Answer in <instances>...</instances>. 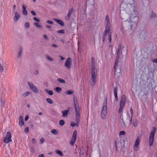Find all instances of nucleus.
I'll use <instances>...</instances> for the list:
<instances>
[{"instance_id":"9b49d317","label":"nucleus","mask_w":157,"mask_h":157,"mask_svg":"<svg viewBox=\"0 0 157 157\" xmlns=\"http://www.w3.org/2000/svg\"><path fill=\"white\" fill-rule=\"evenodd\" d=\"M126 101V98L125 95H122L120 101V108L118 111L119 113H120L122 112L124 106Z\"/></svg>"},{"instance_id":"2f4dec72","label":"nucleus","mask_w":157,"mask_h":157,"mask_svg":"<svg viewBox=\"0 0 157 157\" xmlns=\"http://www.w3.org/2000/svg\"><path fill=\"white\" fill-rule=\"evenodd\" d=\"M51 132L55 135H57L58 133L57 131L55 129H53L51 131Z\"/></svg>"},{"instance_id":"7c9ffc66","label":"nucleus","mask_w":157,"mask_h":157,"mask_svg":"<svg viewBox=\"0 0 157 157\" xmlns=\"http://www.w3.org/2000/svg\"><path fill=\"white\" fill-rule=\"evenodd\" d=\"M73 92L71 90H68L66 91L65 93L66 94L71 95L73 93Z\"/></svg>"},{"instance_id":"4468645a","label":"nucleus","mask_w":157,"mask_h":157,"mask_svg":"<svg viewBox=\"0 0 157 157\" xmlns=\"http://www.w3.org/2000/svg\"><path fill=\"white\" fill-rule=\"evenodd\" d=\"M112 32H110V31H109L107 33L105 34V35H104V32L103 34V36H102V41L103 42H104L106 38L107 35V38L108 40H109V43H111L112 40Z\"/></svg>"},{"instance_id":"338daca9","label":"nucleus","mask_w":157,"mask_h":157,"mask_svg":"<svg viewBox=\"0 0 157 157\" xmlns=\"http://www.w3.org/2000/svg\"><path fill=\"white\" fill-rule=\"evenodd\" d=\"M42 114H43V113H42V112H40V113H39V115H42Z\"/></svg>"},{"instance_id":"6ab92c4d","label":"nucleus","mask_w":157,"mask_h":157,"mask_svg":"<svg viewBox=\"0 0 157 157\" xmlns=\"http://www.w3.org/2000/svg\"><path fill=\"white\" fill-rule=\"evenodd\" d=\"M15 16L14 17L13 19L14 21H17L18 19L20 18V16L19 13L17 11H15Z\"/></svg>"},{"instance_id":"b1692460","label":"nucleus","mask_w":157,"mask_h":157,"mask_svg":"<svg viewBox=\"0 0 157 157\" xmlns=\"http://www.w3.org/2000/svg\"><path fill=\"white\" fill-rule=\"evenodd\" d=\"M22 49L21 48H20L19 49V51L18 52V53L17 54V57L18 58H20L22 55Z\"/></svg>"},{"instance_id":"bb28decb","label":"nucleus","mask_w":157,"mask_h":157,"mask_svg":"<svg viewBox=\"0 0 157 157\" xmlns=\"http://www.w3.org/2000/svg\"><path fill=\"white\" fill-rule=\"evenodd\" d=\"M117 87H115L114 88V95L115 96V98H117V97H118L117 95Z\"/></svg>"},{"instance_id":"0e129e2a","label":"nucleus","mask_w":157,"mask_h":157,"mask_svg":"<svg viewBox=\"0 0 157 157\" xmlns=\"http://www.w3.org/2000/svg\"><path fill=\"white\" fill-rule=\"evenodd\" d=\"M39 157H44V155L43 154H42L39 155Z\"/></svg>"},{"instance_id":"a878e982","label":"nucleus","mask_w":157,"mask_h":157,"mask_svg":"<svg viewBox=\"0 0 157 157\" xmlns=\"http://www.w3.org/2000/svg\"><path fill=\"white\" fill-rule=\"evenodd\" d=\"M45 92L49 95H52L53 94V91L52 90H49L48 89L45 90Z\"/></svg>"},{"instance_id":"f3484780","label":"nucleus","mask_w":157,"mask_h":157,"mask_svg":"<svg viewBox=\"0 0 157 157\" xmlns=\"http://www.w3.org/2000/svg\"><path fill=\"white\" fill-rule=\"evenodd\" d=\"M77 131L76 130H74L72 138L70 142V144L72 146L74 145L75 142L77 138Z\"/></svg>"},{"instance_id":"cd10ccee","label":"nucleus","mask_w":157,"mask_h":157,"mask_svg":"<svg viewBox=\"0 0 157 157\" xmlns=\"http://www.w3.org/2000/svg\"><path fill=\"white\" fill-rule=\"evenodd\" d=\"M56 152L60 156H63V154L62 152L60 151L57 150H56Z\"/></svg>"},{"instance_id":"ddd939ff","label":"nucleus","mask_w":157,"mask_h":157,"mask_svg":"<svg viewBox=\"0 0 157 157\" xmlns=\"http://www.w3.org/2000/svg\"><path fill=\"white\" fill-rule=\"evenodd\" d=\"M140 139L138 137L135 140L133 146L134 150L136 151H138L139 148V144L140 142Z\"/></svg>"},{"instance_id":"72a5a7b5","label":"nucleus","mask_w":157,"mask_h":157,"mask_svg":"<svg viewBox=\"0 0 157 157\" xmlns=\"http://www.w3.org/2000/svg\"><path fill=\"white\" fill-rule=\"evenodd\" d=\"M47 101L49 104H52L53 103L52 100L49 98H47L46 99Z\"/></svg>"},{"instance_id":"f8f14e48","label":"nucleus","mask_w":157,"mask_h":157,"mask_svg":"<svg viewBox=\"0 0 157 157\" xmlns=\"http://www.w3.org/2000/svg\"><path fill=\"white\" fill-rule=\"evenodd\" d=\"M115 147L117 150L119 148H122L124 145V141L121 139H118L115 141Z\"/></svg>"},{"instance_id":"e2e57ef3","label":"nucleus","mask_w":157,"mask_h":157,"mask_svg":"<svg viewBox=\"0 0 157 157\" xmlns=\"http://www.w3.org/2000/svg\"><path fill=\"white\" fill-rule=\"evenodd\" d=\"M60 58L62 60H63L65 59L62 56H60Z\"/></svg>"},{"instance_id":"79ce46f5","label":"nucleus","mask_w":157,"mask_h":157,"mask_svg":"<svg viewBox=\"0 0 157 157\" xmlns=\"http://www.w3.org/2000/svg\"><path fill=\"white\" fill-rule=\"evenodd\" d=\"M43 37L46 40H48V37L47 35L46 34H44L43 35Z\"/></svg>"},{"instance_id":"5701e85b","label":"nucleus","mask_w":157,"mask_h":157,"mask_svg":"<svg viewBox=\"0 0 157 157\" xmlns=\"http://www.w3.org/2000/svg\"><path fill=\"white\" fill-rule=\"evenodd\" d=\"M68 110L62 111V112L63 113V117H67L68 115Z\"/></svg>"},{"instance_id":"6e6552de","label":"nucleus","mask_w":157,"mask_h":157,"mask_svg":"<svg viewBox=\"0 0 157 157\" xmlns=\"http://www.w3.org/2000/svg\"><path fill=\"white\" fill-rule=\"evenodd\" d=\"M156 131V128L153 127L151 130L149 138V143L150 146H151L153 144L154 141V136Z\"/></svg>"},{"instance_id":"3c124183","label":"nucleus","mask_w":157,"mask_h":157,"mask_svg":"<svg viewBox=\"0 0 157 157\" xmlns=\"http://www.w3.org/2000/svg\"><path fill=\"white\" fill-rule=\"evenodd\" d=\"M130 112L131 113V118H132V115H133V110L132 109H130Z\"/></svg>"},{"instance_id":"c9c22d12","label":"nucleus","mask_w":157,"mask_h":157,"mask_svg":"<svg viewBox=\"0 0 157 157\" xmlns=\"http://www.w3.org/2000/svg\"><path fill=\"white\" fill-rule=\"evenodd\" d=\"M57 80L59 82L62 83H64L65 82V81L61 78H58L57 79Z\"/></svg>"},{"instance_id":"f03ea898","label":"nucleus","mask_w":157,"mask_h":157,"mask_svg":"<svg viewBox=\"0 0 157 157\" xmlns=\"http://www.w3.org/2000/svg\"><path fill=\"white\" fill-rule=\"evenodd\" d=\"M134 0H125L124 3L127 6L126 11L129 14H136L137 8L134 4Z\"/></svg>"},{"instance_id":"37998d69","label":"nucleus","mask_w":157,"mask_h":157,"mask_svg":"<svg viewBox=\"0 0 157 157\" xmlns=\"http://www.w3.org/2000/svg\"><path fill=\"white\" fill-rule=\"evenodd\" d=\"M57 32L60 33H64V30H61L57 31Z\"/></svg>"},{"instance_id":"1a4fd4ad","label":"nucleus","mask_w":157,"mask_h":157,"mask_svg":"<svg viewBox=\"0 0 157 157\" xmlns=\"http://www.w3.org/2000/svg\"><path fill=\"white\" fill-rule=\"evenodd\" d=\"M123 50V51H121V49H119L117 52V53L118 54V56L117 57L116 60L115 61L114 65V68L115 69H116V67L117 66V64L118 62V59L119 58V54L121 52V55L123 54V53H124L125 54H126L127 53V49L126 47H123V48L122 51Z\"/></svg>"},{"instance_id":"13d9d810","label":"nucleus","mask_w":157,"mask_h":157,"mask_svg":"<svg viewBox=\"0 0 157 157\" xmlns=\"http://www.w3.org/2000/svg\"><path fill=\"white\" fill-rule=\"evenodd\" d=\"M153 62L155 63H157V58L155 59H154L153 60Z\"/></svg>"},{"instance_id":"c85d7f7f","label":"nucleus","mask_w":157,"mask_h":157,"mask_svg":"<svg viewBox=\"0 0 157 157\" xmlns=\"http://www.w3.org/2000/svg\"><path fill=\"white\" fill-rule=\"evenodd\" d=\"M138 124V121L136 120H134L133 121V125L134 127L137 126Z\"/></svg>"},{"instance_id":"774afa93","label":"nucleus","mask_w":157,"mask_h":157,"mask_svg":"<svg viewBox=\"0 0 157 157\" xmlns=\"http://www.w3.org/2000/svg\"><path fill=\"white\" fill-rule=\"evenodd\" d=\"M61 41L62 42H63V43H64V40H61Z\"/></svg>"},{"instance_id":"ea45409f","label":"nucleus","mask_w":157,"mask_h":157,"mask_svg":"<svg viewBox=\"0 0 157 157\" xmlns=\"http://www.w3.org/2000/svg\"><path fill=\"white\" fill-rule=\"evenodd\" d=\"M46 57L48 60L50 61H52L53 60V59L48 56H46Z\"/></svg>"},{"instance_id":"39448f33","label":"nucleus","mask_w":157,"mask_h":157,"mask_svg":"<svg viewBox=\"0 0 157 157\" xmlns=\"http://www.w3.org/2000/svg\"><path fill=\"white\" fill-rule=\"evenodd\" d=\"M107 99L105 98V102L103 104L102 110L101 113V117L102 119H105L106 118L107 115Z\"/></svg>"},{"instance_id":"8fccbe9b","label":"nucleus","mask_w":157,"mask_h":157,"mask_svg":"<svg viewBox=\"0 0 157 157\" xmlns=\"http://www.w3.org/2000/svg\"><path fill=\"white\" fill-rule=\"evenodd\" d=\"M16 8V6L15 5H14L13 6V12L14 13L15 12V11H17L16 10H15Z\"/></svg>"},{"instance_id":"a18cd8bd","label":"nucleus","mask_w":157,"mask_h":157,"mask_svg":"<svg viewBox=\"0 0 157 157\" xmlns=\"http://www.w3.org/2000/svg\"><path fill=\"white\" fill-rule=\"evenodd\" d=\"M29 131V128L27 127L26 128L25 130V133H28Z\"/></svg>"},{"instance_id":"09e8293b","label":"nucleus","mask_w":157,"mask_h":157,"mask_svg":"<svg viewBox=\"0 0 157 157\" xmlns=\"http://www.w3.org/2000/svg\"><path fill=\"white\" fill-rule=\"evenodd\" d=\"M47 22L50 24L52 25L53 24V22L51 21L48 20L47 21Z\"/></svg>"},{"instance_id":"052dcab7","label":"nucleus","mask_w":157,"mask_h":157,"mask_svg":"<svg viewBox=\"0 0 157 157\" xmlns=\"http://www.w3.org/2000/svg\"><path fill=\"white\" fill-rule=\"evenodd\" d=\"M46 28H47L48 29H49V28H51V26L49 25H46Z\"/></svg>"},{"instance_id":"58836bf2","label":"nucleus","mask_w":157,"mask_h":157,"mask_svg":"<svg viewBox=\"0 0 157 157\" xmlns=\"http://www.w3.org/2000/svg\"><path fill=\"white\" fill-rule=\"evenodd\" d=\"M4 69L2 65L1 64H0V71L2 72L4 71Z\"/></svg>"},{"instance_id":"aec40b11","label":"nucleus","mask_w":157,"mask_h":157,"mask_svg":"<svg viewBox=\"0 0 157 157\" xmlns=\"http://www.w3.org/2000/svg\"><path fill=\"white\" fill-rule=\"evenodd\" d=\"M19 124L21 126H23L24 125L23 118L22 116H20V117Z\"/></svg>"},{"instance_id":"473e14b6","label":"nucleus","mask_w":157,"mask_h":157,"mask_svg":"<svg viewBox=\"0 0 157 157\" xmlns=\"http://www.w3.org/2000/svg\"><path fill=\"white\" fill-rule=\"evenodd\" d=\"M56 91L58 93H59L61 91L62 89L61 88L59 87H56L55 88Z\"/></svg>"},{"instance_id":"0eeeda50","label":"nucleus","mask_w":157,"mask_h":157,"mask_svg":"<svg viewBox=\"0 0 157 157\" xmlns=\"http://www.w3.org/2000/svg\"><path fill=\"white\" fill-rule=\"evenodd\" d=\"M111 24L109 22V19L108 15H107L105 17V29L104 31V35H105L107 33L110 31Z\"/></svg>"},{"instance_id":"9d476101","label":"nucleus","mask_w":157,"mask_h":157,"mask_svg":"<svg viewBox=\"0 0 157 157\" xmlns=\"http://www.w3.org/2000/svg\"><path fill=\"white\" fill-rule=\"evenodd\" d=\"M126 101V98L125 95H122L120 101V108L118 111L119 113H120L122 112L124 106Z\"/></svg>"},{"instance_id":"de8ad7c7","label":"nucleus","mask_w":157,"mask_h":157,"mask_svg":"<svg viewBox=\"0 0 157 157\" xmlns=\"http://www.w3.org/2000/svg\"><path fill=\"white\" fill-rule=\"evenodd\" d=\"M33 19L35 21H36L37 22H39L40 21V20L38 18H37L36 17H34Z\"/></svg>"},{"instance_id":"49530a36","label":"nucleus","mask_w":157,"mask_h":157,"mask_svg":"<svg viewBox=\"0 0 157 157\" xmlns=\"http://www.w3.org/2000/svg\"><path fill=\"white\" fill-rule=\"evenodd\" d=\"M44 140L43 138H41L40 140V143L42 144L44 142Z\"/></svg>"},{"instance_id":"7ed1b4c3","label":"nucleus","mask_w":157,"mask_h":157,"mask_svg":"<svg viewBox=\"0 0 157 157\" xmlns=\"http://www.w3.org/2000/svg\"><path fill=\"white\" fill-rule=\"evenodd\" d=\"M74 107L76 112V123L73 122H71V126L72 127H74L75 125L77 126L78 125L80 121V109L79 107V105L78 103H74Z\"/></svg>"},{"instance_id":"4be33fe9","label":"nucleus","mask_w":157,"mask_h":157,"mask_svg":"<svg viewBox=\"0 0 157 157\" xmlns=\"http://www.w3.org/2000/svg\"><path fill=\"white\" fill-rule=\"evenodd\" d=\"M26 6L25 5H23L22 6V13L24 15H26L28 13L26 10Z\"/></svg>"},{"instance_id":"2eb2a0df","label":"nucleus","mask_w":157,"mask_h":157,"mask_svg":"<svg viewBox=\"0 0 157 157\" xmlns=\"http://www.w3.org/2000/svg\"><path fill=\"white\" fill-rule=\"evenodd\" d=\"M11 134L10 132H7L6 137L4 138L3 142L5 143H8L12 141L11 139Z\"/></svg>"},{"instance_id":"5fc2aeb1","label":"nucleus","mask_w":157,"mask_h":157,"mask_svg":"<svg viewBox=\"0 0 157 157\" xmlns=\"http://www.w3.org/2000/svg\"><path fill=\"white\" fill-rule=\"evenodd\" d=\"M38 71L37 70H36L34 72V73L35 75H37L38 74Z\"/></svg>"},{"instance_id":"a211bd4d","label":"nucleus","mask_w":157,"mask_h":157,"mask_svg":"<svg viewBox=\"0 0 157 157\" xmlns=\"http://www.w3.org/2000/svg\"><path fill=\"white\" fill-rule=\"evenodd\" d=\"M72 64V59L71 58H67L65 63V66L67 69H70L71 67Z\"/></svg>"},{"instance_id":"f257e3e1","label":"nucleus","mask_w":157,"mask_h":157,"mask_svg":"<svg viewBox=\"0 0 157 157\" xmlns=\"http://www.w3.org/2000/svg\"><path fill=\"white\" fill-rule=\"evenodd\" d=\"M91 78L90 83L92 86H94L95 84L98 71L95 68V60L93 57L91 59Z\"/></svg>"},{"instance_id":"6e6d98bb","label":"nucleus","mask_w":157,"mask_h":157,"mask_svg":"<svg viewBox=\"0 0 157 157\" xmlns=\"http://www.w3.org/2000/svg\"><path fill=\"white\" fill-rule=\"evenodd\" d=\"M32 141L33 144H34L35 143L36 141L33 138L32 139Z\"/></svg>"},{"instance_id":"a19ab883","label":"nucleus","mask_w":157,"mask_h":157,"mask_svg":"<svg viewBox=\"0 0 157 157\" xmlns=\"http://www.w3.org/2000/svg\"><path fill=\"white\" fill-rule=\"evenodd\" d=\"M125 134V132L124 131H121L119 133V135H124Z\"/></svg>"},{"instance_id":"bf43d9fd","label":"nucleus","mask_w":157,"mask_h":157,"mask_svg":"<svg viewBox=\"0 0 157 157\" xmlns=\"http://www.w3.org/2000/svg\"><path fill=\"white\" fill-rule=\"evenodd\" d=\"M29 119V117L27 116H26L25 118V121H27Z\"/></svg>"},{"instance_id":"e433bc0d","label":"nucleus","mask_w":157,"mask_h":157,"mask_svg":"<svg viewBox=\"0 0 157 157\" xmlns=\"http://www.w3.org/2000/svg\"><path fill=\"white\" fill-rule=\"evenodd\" d=\"M65 122L63 120H61L59 122V124L61 126H63Z\"/></svg>"},{"instance_id":"603ef678","label":"nucleus","mask_w":157,"mask_h":157,"mask_svg":"<svg viewBox=\"0 0 157 157\" xmlns=\"http://www.w3.org/2000/svg\"><path fill=\"white\" fill-rule=\"evenodd\" d=\"M30 151L31 152H32L33 153H34V150L33 148L31 147L30 149Z\"/></svg>"},{"instance_id":"c756f323","label":"nucleus","mask_w":157,"mask_h":157,"mask_svg":"<svg viewBox=\"0 0 157 157\" xmlns=\"http://www.w3.org/2000/svg\"><path fill=\"white\" fill-rule=\"evenodd\" d=\"M30 94L31 93L29 92H27L23 94L22 95L23 97H26L30 95Z\"/></svg>"},{"instance_id":"4d7b16f0","label":"nucleus","mask_w":157,"mask_h":157,"mask_svg":"<svg viewBox=\"0 0 157 157\" xmlns=\"http://www.w3.org/2000/svg\"><path fill=\"white\" fill-rule=\"evenodd\" d=\"M52 46L53 47H55V48H56L57 47V45L56 44H52Z\"/></svg>"},{"instance_id":"412c9836","label":"nucleus","mask_w":157,"mask_h":157,"mask_svg":"<svg viewBox=\"0 0 157 157\" xmlns=\"http://www.w3.org/2000/svg\"><path fill=\"white\" fill-rule=\"evenodd\" d=\"M53 20L56 22H57L61 26H63L64 25V24L62 20L59 19H58L57 18H54Z\"/></svg>"},{"instance_id":"69168bd1","label":"nucleus","mask_w":157,"mask_h":157,"mask_svg":"<svg viewBox=\"0 0 157 157\" xmlns=\"http://www.w3.org/2000/svg\"><path fill=\"white\" fill-rule=\"evenodd\" d=\"M115 99L116 101H117L118 100V97H117V98H115Z\"/></svg>"},{"instance_id":"dca6fc26","label":"nucleus","mask_w":157,"mask_h":157,"mask_svg":"<svg viewBox=\"0 0 157 157\" xmlns=\"http://www.w3.org/2000/svg\"><path fill=\"white\" fill-rule=\"evenodd\" d=\"M27 84L29 86L30 89H31L33 92L36 93H37L38 92V89L33 83L28 82L27 83Z\"/></svg>"},{"instance_id":"4c0bfd02","label":"nucleus","mask_w":157,"mask_h":157,"mask_svg":"<svg viewBox=\"0 0 157 157\" xmlns=\"http://www.w3.org/2000/svg\"><path fill=\"white\" fill-rule=\"evenodd\" d=\"M29 22H26L25 24V28H28L29 27Z\"/></svg>"},{"instance_id":"20e7f679","label":"nucleus","mask_w":157,"mask_h":157,"mask_svg":"<svg viewBox=\"0 0 157 157\" xmlns=\"http://www.w3.org/2000/svg\"><path fill=\"white\" fill-rule=\"evenodd\" d=\"M138 12L136 14H129L130 16V18L128 20V22L130 25L131 28L132 29L133 27H135L136 26L137 24L138 23L139 18L138 16H137Z\"/></svg>"},{"instance_id":"c03bdc74","label":"nucleus","mask_w":157,"mask_h":157,"mask_svg":"<svg viewBox=\"0 0 157 157\" xmlns=\"http://www.w3.org/2000/svg\"><path fill=\"white\" fill-rule=\"evenodd\" d=\"M156 16V14L155 13H153L152 12H151V17H155Z\"/></svg>"},{"instance_id":"864d4df0","label":"nucleus","mask_w":157,"mask_h":157,"mask_svg":"<svg viewBox=\"0 0 157 157\" xmlns=\"http://www.w3.org/2000/svg\"><path fill=\"white\" fill-rule=\"evenodd\" d=\"M31 13L33 15H34V16L36 15V13L35 12H34V11H31Z\"/></svg>"},{"instance_id":"423d86ee","label":"nucleus","mask_w":157,"mask_h":157,"mask_svg":"<svg viewBox=\"0 0 157 157\" xmlns=\"http://www.w3.org/2000/svg\"><path fill=\"white\" fill-rule=\"evenodd\" d=\"M120 117L121 118L124 125V126H125V123L128 124H131L132 123V118L130 117L128 115H126L123 117V114L121 113L120 116Z\"/></svg>"},{"instance_id":"680f3d73","label":"nucleus","mask_w":157,"mask_h":157,"mask_svg":"<svg viewBox=\"0 0 157 157\" xmlns=\"http://www.w3.org/2000/svg\"><path fill=\"white\" fill-rule=\"evenodd\" d=\"M1 102L2 105H4V102L2 100H1Z\"/></svg>"},{"instance_id":"f704fd0d","label":"nucleus","mask_w":157,"mask_h":157,"mask_svg":"<svg viewBox=\"0 0 157 157\" xmlns=\"http://www.w3.org/2000/svg\"><path fill=\"white\" fill-rule=\"evenodd\" d=\"M34 25L37 28H42V26L40 25L38 23H34Z\"/></svg>"},{"instance_id":"393cba45","label":"nucleus","mask_w":157,"mask_h":157,"mask_svg":"<svg viewBox=\"0 0 157 157\" xmlns=\"http://www.w3.org/2000/svg\"><path fill=\"white\" fill-rule=\"evenodd\" d=\"M73 9H71L69 11L68 14L67 15V17L68 18V19H69L71 16V15L72 14L73 12Z\"/></svg>"}]
</instances>
